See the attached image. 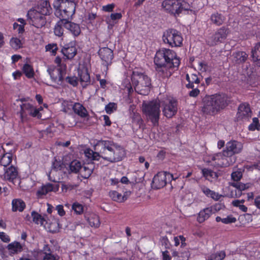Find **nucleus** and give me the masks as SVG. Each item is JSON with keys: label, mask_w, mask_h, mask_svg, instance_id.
<instances>
[{"label": "nucleus", "mask_w": 260, "mask_h": 260, "mask_svg": "<svg viewBox=\"0 0 260 260\" xmlns=\"http://www.w3.org/2000/svg\"><path fill=\"white\" fill-rule=\"evenodd\" d=\"M156 75L162 79L168 78L172 70L180 64V58L173 50L162 48L157 50L154 57Z\"/></svg>", "instance_id": "1"}, {"label": "nucleus", "mask_w": 260, "mask_h": 260, "mask_svg": "<svg viewBox=\"0 0 260 260\" xmlns=\"http://www.w3.org/2000/svg\"><path fill=\"white\" fill-rule=\"evenodd\" d=\"M202 103L203 113L213 116L228 106L229 100L226 94L220 93L206 95L203 99Z\"/></svg>", "instance_id": "2"}, {"label": "nucleus", "mask_w": 260, "mask_h": 260, "mask_svg": "<svg viewBox=\"0 0 260 260\" xmlns=\"http://www.w3.org/2000/svg\"><path fill=\"white\" fill-rule=\"evenodd\" d=\"M131 80L135 91L141 95H147L151 85V79L144 72L139 70L133 71Z\"/></svg>", "instance_id": "3"}, {"label": "nucleus", "mask_w": 260, "mask_h": 260, "mask_svg": "<svg viewBox=\"0 0 260 260\" xmlns=\"http://www.w3.org/2000/svg\"><path fill=\"white\" fill-rule=\"evenodd\" d=\"M160 103L159 100H155L142 104L143 114L146 119L150 121L153 126H157L160 116Z\"/></svg>", "instance_id": "4"}, {"label": "nucleus", "mask_w": 260, "mask_h": 260, "mask_svg": "<svg viewBox=\"0 0 260 260\" xmlns=\"http://www.w3.org/2000/svg\"><path fill=\"white\" fill-rule=\"evenodd\" d=\"M161 6L167 12L174 15L190 9L189 4L184 0H164Z\"/></svg>", "instance_id": "5"}, {"label": "nucleus", "mask_w": 260, "mask_h": 260, "mask_svg": "<svg viewBox=\"0 0 260 260\" xmlns=\"http://www.w3.org/2000/svg\"><path fill=\"white\" fill-rule=\"evenodd\" d=\"M162 40L171 47H179L183 45V37L181 33L174 28H169L164 31Z\"/></svg>", "instance_id": "6"}, {"label": "nucleus", "mask_w": 260, "mask_h": 260, "mask_svg": "<svg viewBox=\"0 0 260 260\" xmlns=\"http://www.w3.org/2000/svg\"><path fill=\"white\" fill-rule=\"evenodd\" d=\"M55 62L57 65L56 69L49 72L52 81L58 85H63L64 77L67 74V66L61 63V59L59 57H56Z\"/></svg>", "instance_id": "7"}, {"label": "nucleus", "mask_w": 260, "mask_h": 260, "mask_svg": "<svg viewBox=\"0 0 260 260\" xmlns=\"http://www.w3.org/2000/svg\"><path fill=\"white\" fill-rule=\"evenodd\" d=\"M20 107L19 114L21 121L22 122L27 121L29 116L37 117L38 119H40L42 117V114L40 113V111L43 110L42 107L37 108L29 103H22Z\"/></svg>", "instance_id": "8"}, {"label": "nucleus", "mask_w": 260, "mask_h": 260, "mask_svg": "<svg viewBox=\"0 0 260 260\" xmlns=\"http://www.w3.org/2000/svg\"><path fill=\"white\" fill-rule=\"evenodd\" d=\"M178 178L169 172L161 171L158 172L153 177L151 186L154 189H158L165 187L168 183H170L173 180Z\"/></svg>", "instance_id": "9"}, {"label": "nucleus", "mask_w": 260, "mask_h": 260, "mask_svg": "<svg viewBox=\"0 0 260 260\" xmlns=\"http://www.w3.org/2000/svg\"><path fill=\"white\" fill-rule=\"evenodd\" d=\"M162 106V112L167 118H171L175 115L178 111V101L174 98H167L159 101Z\"/></svg>", "instance_id": "10"}, {"label": "nucleus", "mask_w": 260, "mask_h": 260, "mask_svg": "<svg viewBox=\"0 0 260 260\" xmlns=\"http://www.w3.org/2000/svg\"><path fill=\"white\" fill-rule=\"evenodd\" d=\"M26 17L28 23L37 28L43 27L47 22L46 16L32 8L27 11Z\"/></svg>", "instance_id": "11"}, {"label": "nucleus", "mask_w": 260, "mask_h": 260, "mask_svg": "<svg viewBox=\"0 0 260 260\" xmlns=\"http://www.w3.org/2000/svg\"><path fill=\"white\" fill-rule=\"evenodd\" d=\"M116 144L112 141L110 140H99L94 146V150L98 151L101 157L103 159L108 160L112 150L115 147Z\"/></svg>", "instance_id": "12"}, {"label": "nucleus", "mask_w": 260, "mask_h": 260, "mask_svg": "<svg viewBox=\"0 0 260 260\" xmlns=\"http://www.w3.org/2000/svg\"><path fill=\"white\" fill-rule=\"evenodd\" d=\"M231 158L225 155L224 151L210 155L208 156L207 162L214 167H227L232 164Z\"/></svg>", "instance_id": "13"}, {"label": "nucleus", "mask_w": 260, "mask_h": 260, "mask_svg": "<svg viewBox=\"0 0 260 260\" xmlns=\"http://www.w3.org/2000/svg\"><path fill=\"white\" fill-rule=\"evenodd\" d=\"M77 0H64L62 9L57 11V17L69 19L75 14Z\"/></svg>", "instance_id": "14"}, {"label": "nucleus", "mask_w": 260, "mask_h": 260, "mask_svg": "<svg viewBox=\"0 0 260 260\" xmlns=\"http://www.w3.org/2000/svg\"><path fill=\"white\" fill-rule=\"evenodd\" d=\"M228 30L224 26L221 27L215 31L206 40V43L209 46H214L223 42L228 35Z\"/></svg>", "instance_id": "15"}, {"label": "nucleus", "mask_w": 260, "mask_h": 260, "mask_svg": "<svg viewBox=\"0 0 260 260\" xmlns=\"http://www.w3.org/2000/svg\"><path fill=\"white\" fill-rule=\"evenodd\" d=\"M243 148V144L237 140H231L225 144V147L223 150L224 154L231 158L235 154L240 153Z\"/></svg>", "instance_id": "16"}, {"label": "nucleus", "mask_w": 260, "mask_h": 260, "mask_svg": "<svg viewBox=\"0 0 260 260\" xmlns=\"http://www.w3.org/2000/svg\"><path fill=\"white\" fill-rule=\"evenodd\" d=\"M3 176L4 180L12 183L14 185H19L20 183L18 169L12 165L4 168Z\"/></svg>", "instance_id": "17"}, {"label": "nucleus", "mask_w": 260, "mask_h": 260, "mask_svg": "<svg viewBox=\"0 0 260 260\" xmlns=\"http://www.w3.org/2000/svg\"><path fill=\"white\" fill-rule=\"evenodd\" d=\"M252 111L250 105L247 103L241 104L237 113L238 120L249 121L251 117Z\"/></svg>", "instance_id": "18"}, {"label": "nucleus", "mask_w": 260, "mask_h": 260, "mask_svg": "<svg viewBox=\"0 0 260 260\" xmlns=\"http://www.w3.org/2000/svg\"><path fill=\"white\" fill-rule=\"evenodd\" d=\"M98 54L104 66L108 67L111 64L113 58V52L111 49L108 47L102 48L99 50Z\"/></svg>", "instance_id": "19"}, {"label": "nucleus", "mask_w": 260, "mask_h": 260, "mask_svg": "<svg viewBox=\"0 0 260 260\" xmlns=\"http://www.w3.org/2000/svg\"><path fill=\"white\" fill-rule=\"evenodd\" d=\"M76 41H71L65 44L61 49V52L66 58L71 59L77 53Z\"/></svg>", "instance_id": "20"}, {"label": "nucleus", "mask_w": 260, "mask_h": 260, "mask_svg": "<svg viewBox=\"0 0 260 260\" xmlns=\"http://www.w3.org/2000/svg\"><path fill=\"white\" fill-rule=\"evenodd\" d=\"M32 8L45 16H49L52 13V8L48 0H40L36 6Z\"/></svg>", "instance_id": "21"}, {"label": "nucleus", "mask_w": 260, "mask_h": 260, "mask_svg": "<svg viewBox=\"0 0 260 260\" xmlns=\"http://www.w3.org/2000/svg\"><path fill=\"white\" fill-rule=\"evenodd\" d=\"M125 155V152L124 149L121 146L118 145L116 144L114 147L112 154L108 158V160L110 162H118L121 161Z\"/></svg>", "instance_id": "22"}, {"label": "nucleus", "mask_w": 260, "mask_h": 260, "mask_svg": "<svg viewBox=\"0 0 260 260\" xmlns=\"http://www.w3.org/2000/svg\"><path fill=\"white\" fill-rule=\"evenodd\" d=\"M216 211V208L212 206L204 208L197 214V221L199 223H202L208 219L212 214H215Z\"/></svg>", "instance_id": "23"}, {"label": "nucleus", "mask_w": 260, "mask_h": 260, "mask_svg": "<svg viewBox=\"0 0 260 260\" xmlns=\"http://www.w3.org/2000/svg\"><path fill=\"white\" fill-rule=\"evenodd\" d=\"M200 74L199 73H191L190 74H186L185 79L188 81V84L186 85L187 88H193L194 84H199L200 83Z\"/></svg>", "instance_id": "24"}, {"label": "nucleus", "mask_w": 260, "mask_h": 260, "mask_svg": "<svg viewBox=\"0 0 260 260\" xmlns=\"http://www.w3.org/2000/svg\"><path fill=\"white\" fill-rule=\"evenodd\" d=\"M225 20V16L218 12L213 13L210 17L211 23L217 26L222 25Z\"/></svg>", "instance_id": "25"}, {"label": "nucleus", "mask_w": 260, "mask_h": 260, "mask_svg": "<svg viewBox=\"0 0 260 260\" xmlns=\"http://www.w3.org/2000/svg\"><path fill=\"white\" fill-rule=\"evenodd\" d=\"M65 28L69 30L74 37L78 36L81 33V29L79 24L69 21L65 19Z\"/></svg>", "instance_id": "26"}, {"label": "nucleus", "mask_w": 260, "mask_h": 260, "mask_svg": "<svg viewBox=\"0 0 260 260\" xmlns=\"http://www.w3.org/2000/svg\"><path fill=\"white\" fill-rule=\"evenodd\" d=\"M7 249L10 255L18 254L23 251L22 245L17 241H14L9 244L7 246Z\"/></svg>", "instance_id": "27"}, {"label": "nucleus", "mask_w": 260, "mask_h": 260, "mask_svg": "<svg viewBox=\"0 0 260 260\" xmlns=\"http://www.w3.org/2000/svg\"><path fill=\"white\" fill-rule=\"evenodd\" d=\"M26 207L25 203L20 199H14L12 201V211L22 212Z\"/></svg>", "instance_id": "28"}, {"label": "nucleus", "mask_w": 260, "mask_h": 260, "mask_svg": "<svg viewBox=\"0 0 260 260\" xmlns=\"http://www.w3.org/2000/svg\"><path fill=\"white\" fill-rule=\"evenodd\" d=\"M202 173L203 176L210 182H213L218 177V175L216 172L208 168L202 169Z\"/></svg>", "instance_id": "29"}, {"label": "nucleus", "mask_w": 260, "mask_h": 260, "mask_svg": "<svg viewBox=\"0 0 260 260\" xmlns=\"http://www.w3.org/2000/svg\"><path fill=\"white\" fill-rule=\"evenodd\" d=\"M13 160V155L11 153L3 151L2 155L0 157V165L4 168L10 166Z\"/></svg>", "instance_id": "30"}, {"label": "nucleus", "mask_w": 260, "mask_h": 260, "mask_svg": "<svg viewBox=\"0 0 260 260\" xmlns=\"http://www.w3.org/2000/svg\"><path fill=\"white\" fill-rule=\"evenodd\" d=\"M74 113L82 118H85L88 115L86 108L79 103H75L73 106Z\"/></svg>", "instance_id": "31"}, {"label": "nucleus", "mask_w": 260, "mask_h": 260, "mask_svg": "<svg viewBox=\"0 0 260 260\" xmlns=\"http://www.w3.org/2000/svg\"><path fill=\"white\" fill-rule=\"evenodd\" d=\"M201 190L206 197L208 198H211L216 201H218L222 197L221 194H220L219 193L211 190L205 186L201 187Z\"/></svg>", "instance_id": "32"}, {"label": "nucleus", "mask_w": 260, "mask_h": 260, "mask_svg": "<svg viewBox=\"0 0 260 260\" xmlns=\"http://www.w3.org/2000/svg\"><path fill=\"white\" fill-rule=\"evenodd\" d=\"M88 224L91 226L98 228L100 226L101 222L99 216L95 214H91L89 216H85Z\"/></svg>", "instance_id": "33"}, {"label": "nucleus", "mask_w": 260, "mask_h": 260, "mask_svg": "<svg viewBox=\"0 0 260 260\" xmlns=\"http://www.w3.org/2000/svg\"><path fill=\"white\" fill-rule=\"evenodd\" d=\"M79 76L81 84L83 87H85L90 83V77L87 70L81 71L79 72Z\"/></svg>", "instance_id": "34"}, {"label": "nucleus", "mask_w": 260, "mask_h": 260, "mask_svg": "<svg viewBox=\"0 0 260 260\" xmlns=\"http://www.w3.org/2000/svg\"><path fill=\"white\" fill-rule=\"evenodd\" d=\"M81 164L78 160H74L68 165L67 169L69 173H77L82 169Z\"/></svg>", "instance_id": "35"}, {"label": "nucleus", "mask_w": 260, "mask_h": 260, "mask_svg": "<svg viewBox=\"0 0 260 260\" xmlns=\"http://www.w3.org/2000/svg\"><path fill=\"white\" fill-rule=\"evenodd\" d=\"M58 21L55 24L54 28V34L58 37H61L63 34V28H65V19L59 18Z\"/></svg>", "instance_id": "36"}, {"label": "nucleus", "mask_w": 260, "mask_h": 260, "mask_svg": "<svg viewBox=\"0 0 260 260\" xmlns=\"http://www.w3.org/2000/svg\"><path fill=\"white\" fill-rule=\"evenodd\" d=\"M22 73H23L25 76L30 79L34 77L35 72L32 66L28 64L25 63L22 68Z\"/></svg>", "instance_id": "37"}, {"label": "nucleus", "mask_w": 260, "mask_h": 260, "mask_svg": "<svg viewBox=\"0 0 260 260\" xmlns=\"http://www.w3.org/2000/svg\"><path fill=\"white\" fill-rule=\"evenodd\" d=\"M110 198L114 201L117 202H123L126 200V197L124 195L117 192L115 190H112L109 192Z\"/></svg>", "instance_id": "38"}, {"label": "nucleus", "mask_w": 260, "mask_h": 260, "mask_svg": "<svg viewBox=\"0 0 260 260\" xmlns=\"http://www.w3.org/2000/svg\"><path fill=\"white\" fill-rule=\"evenodd\" d=\"M31 215L32 218L33 222L36 224H40L41 225H42L45 222H47L44 217L35 211L31 212Z\"/></svg>", "instance_id": "39"}, {"label": "nucleus", "mask_w": 260, "mask_h": 260, "mask_svg": "<svg viewBox=\"0 0 260 260\" xmlns=\"http://www.w3.org/2000/svg\"><path fill=\"white\" fill-rule=\"evenodd\" d=\"M252 57L255 61H257L260 66V42L255 44L251 51Z\"/></svg>", "instance_id": "40"}, {"label": "nucleus", "mask_w": 260, "mask_h": 260, "mask_svg": "<svg viewBox=\"0 0 260 260\" xmlns=\"http://www.w3.org/2000/svg\"><path fill=\"white\" fill-rule=\"evenodd\" d=\"M85 156L91 160H99L101 157L100 153L98 151H93L90 149H87L85 151Z\"/></svg>", "instance_id": "41"}, {"label": "nucleus", "mask_w": 260, "mask_h": 260, "mask_svg": "<svg viewBox=\"0 0 260 260\" xmlns=\"http://www.w3.org/2000/svg\"><path fill=\"white\" fill-rule=\"evenodd\" d=\"M234 56L237 63L244 62L248 57L247 54L244 51H237L234 53Z\"/></svg>", "instance_id": "42"}, {"label": "nucleus", "mask_w": 260, "mask_h": 260, "mask_svg": "<svg viewBox=\"0 0 260 260\" xmlns=\"http://www.w3.org/2000/svg\"><path fill=\"white\" fill-rule=\"evenodd\" d=\"M54 190V185L51 183H47L37 191L38 195H46L48 192Z\"/></svg>", "instance_id": "43"}, {"label": "nucleus", "mask_w": 260, "mask_h": 260, "mask_svg": "<svg viewBox=\"0 0 260 260\" xmlns=\"http://www.w3.org/2000/svg\"><path fill=\"white\" fill-rule=\"evenodd\" d=\"M72 209L77 215H81L83 213L84 206L79 203L74 202L72 205Z\"/></svg>", "instance_id": "44"}, {"label": "nucleus", "mask_w": 260, "mask_h": 260, "mask_svg": "<svg viewBox=\"0 0 260 260\" xmlns=\"http://www.w3.org/2000/svg\"><path fill=\"white\" fill-rule=\"evenodd\" d=\"M10 44L12 48L18 50L22 47L21 41L17 38H12L10 41Z\"/></svg>", "instance_id": "45"}, {"label": "nucleus", "mask_w": 260, "mask_h": 260, "mask_svg": "<svg viewBox=\"0 0 260 260\" xmlns=\"http://www.w3.org/2000/svg\"><path fill=\"white\" fill-rule=\"evenodd\" d=\"M66 81L67 83L70 84L74 87H76L78 85V78L76 76H67L64 77L63 83ZM64 84H63L62 86H63Z\"/></svg>", "instance_id": "46"}, {"label": "nucleus", "mask_w": 260, "mask_h": 260, "mask_svg": "<svg viewBox=\"0 0 260 260\" xmlns=\"http://www.w3.org/2000/svg\"><path fill=\"white\" fill-rule=\"evenodd\" d=\"M225 256V252L224 250H221L212 254L210 256L213 260H223Z\"/></svg>", "instance_id": "47"}, {"label": "nucleus", "mask_w": 260, "mask_h": 260, "mask_svg": "<svg viewBox=\"0 0 260 260\" xmlns=\"http://www.w3.org/2000/svg\"><path fill=\"white\" fill-rule=\"evenodd\" d=\"M260 129V124L258 118L254 117L252 119V123L248 126V129L250 131H254L255 129Z\"/></svg>", "instance_id": "48"}, {"label": "nucleus", "mask_w": 260, "mask_h": 260, "mask_svg": "<svg viewBox=\"0 0 260 260\" xmlns=\"http://www.w3.org/2000/svg\"><path fill=\"white\" fill-rule=\"evenodd\" d=\"M61 185L62 191L65 192H67L68 191L72 190L77 187L76 185L70 183H67L65 182H62L61 183Z\"/></svg>", "instance_id": "49"}, {"label": "nucleus", "mask_w": 260, "mask_h": 260, "mask_svg": "<svg viewBox=\"0 0 260 260\" xmlns=\"http://www.w3.org/2000/svg\"><path fill=\"white\" fill-rule=\"evenodd\" d=\"M232 186H234L238 190L239 195L241 194V191L242 190H244L248 188L246 184L238 182L232 183Z\"/></svg>", "instance_id": "50"}, {"label": "nucleus", "mask_w": 260, "mask_h": 260, "mask_svg": "<svg viewBox=\"0 0 260 260\" xmlns=\"http://www.w3.org/2000/svg\"><path fill=\"white\" fill-rule=\"evenodd\" d=\"M117 109V104L115 103H109L105 107V111L107 114L112 113Z\"/></svg>", "instance_id": "51"}, {"label": "nucleus", "mask_w": 260, "mask_h": 260, "mask_svg": "<svg viewBox=\"0 0 260 260\" xmlns=\"http://www.w3.org/2000/svg\"><path fill=\"white\" fill-rule=\"evenodd\" d=\"M64 0H54L53 3V7L55 9V14L57 16V11H60V10L62 9V7L63 5V3H64Z\"/></svg>", "instance_id": "52"}, {"label": "nucleus", "mask_w": 260, "mask_h": 260, "mask_svg": "<svg viewBox=\"0 0 260 260\" xmlns=\"http://www.w3.org/2000/svg\"><path fill=\"white\" fill-rule=\"evenodd\" d=\"M45 48L47 51L51 52L53 55H55L56 53V51L58 49L57 46L56 44H49L46 46Z\"/></svg>", "instance_id": "53"}, {"label": "nucleus", "mask_w": 260, "mask_h": 260, "mask_svg": "<svg viewBox=\"0 0 260 260\" xmlns=\"http://www.w3.org/2000/svg\"><path fill=\"white\" fill-rule=\"evenodd\" d=\"M91 170L86 167H83L81 170V176L84 178H88L91 175Z\"/></svg>", "instance_id": "54"}, {"label": "nucleus", "mask_w": 260, "mask_h": 260, "mask_svg": "<svg viewBox=\"0 0 260 260\" xmlns=\"http://www.w3.org/2000/svg\"><path fill=\"white\" fill-rule=\"evenodd\" d=\"M59 257L57 254L47 253L44 255L43 260H58Z\"/></svg>", "instance_id": "55"}, {"label": "nucleus", "mask_w": 260, "mask_h": 260, "mask_svg": "<svg viewBox=\"0 0 260 260\" xmlns=\"http://www.w3.org/2000/svg\"><path fill=\"white\" fill-rule=\"evenodd\" d=\"M160 242L161 245L165 246V248L169 249L170 248L171 244L166 236L161 237L160 239Z\"/></svg>", "instance_id": "56"}, {"label": "nucleus", "mask_w": 260, "mask_h": 260, "mask_svg": "<svg viewBox=\"0 0 260 260\" xmlns=\"http://www.w3.org/2000/svg\"><path fill=\"white\" fill-rule=\"evenodd\" d=\"M236 221V218L232 215H229L222 219V222L224 224L234 223Z\"/></svg>", "instance_id": "57"}, {"label": "nucleus", "mask_w": 260, "mask_h": 260, "mask_svg": "<svg viewBox=\"0 0 260 260\" xmlns=\"http://www.w3.org/2000/svg\"><path fill=\"white\" fill-rule=\"evenodd\" d=\"M242 176V174L240 171L234 172L231 174L232 179L237 182H238L241 179Z\"/></svg>", "instance_id": "58"}, {"label": "nucleus", "mask_w": 260, "mask_h": 260, "mask_svg": "<svg viewBox=\"0 0 260 260\" xmlns=\"http://www.w3.org/2000/svg\"><path fill=\"white\" fill-rule=\"evenodd\" d=\"M115 7V5L114 3L108 4L107 5L103 6L102 10L106 12H112Z\"/></svg>", "instance_id": "59"}, {"label": "nucleus", "mask_w": 260, "mask_h": 260, "mask_svg": "<svg viewBox=\"0 0 260 260\" xmlns=\"http://www.w3.org/2000/svg\"><path fill=\"white\" fill-rule=\"evenodd\" d=\"M13 28L19 34H22L24 31V25L19 24L16 22L13 24Z\"/></svg>", "instance_id": "60"}, {"label": "nucleus", "mask_w": 260, "mask_h": 260, "mask_svg": "<svg viewBox=\"0 0 260 260\" xmlns=\"http://www.w3.org/2000/svg\"><path fill=\"white\" fill-rule=\"evenodd\" d=\"M199 70L202 72H206L208 69L207 63L205 61H201L199 63Z\"/></svg>", "instance_id": "61"}, {"label": "nucleus", "mask_w": 260, "mask_h": 260, "mask_svg": "<svg viewBox=\"0 0 260 260\" xmlns=\"http://www.w3.org/2000/svg\"><path fill=\"white\" fill-rule=\"evenodd\" d=\"M110 17L112 20L115 21L121 19L122 17V15L121 13H111Z\"/></svg>", "instance_id": "62"}, {"label": "nucleus", "mask_w": 260, "mask_h": 260, "mask_svg": "<svg viewBox=\"0 0 260 260\" xmlns=\"http://www.w3.org/2000/svg\"><path fill=\"white\" fill-rule=\"evenodd\" d=\"M0 239L2 241L6 243H8L10 241V238L9 236L3 232H0Z\"/></svg>", "instance_id": "63"}, {"label": "nucleus", "mask_w": 260, "mask_h": 260, "mask_svg": "<svg viewBox=\"0 0 260 260\" xmlns=\"http://www.w3.org/2000/svg\"><path fill=\"white\" fill-rule=\"evenodd\" d=\"M56 209L57 211V213L60 216H63L66 214V212L64 210L63 207L61 205H58L56 207Z\"/></svg>", "instance_id": "64"}]
</instances>
